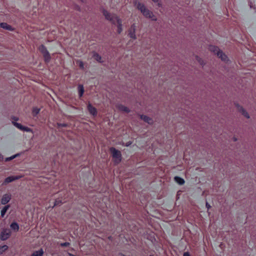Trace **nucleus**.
<instances>
[{"label":"nucleus","instance_id":"nucleus-8","mask_svg":"<svg viewBox=\"0 0 256 256\" xmlns=\"http://www.w3.org/2000/svg\"><path fill=\"white\" fill-rule=\"evenodd\" d=\"M234 104L238 108V111L240 112L242 116L247 118H250L248 113L242 106H241L238 103H234Z\"/></svg>","mask_w":256,"mask_h":256},{"label":"nucleus","instance_id":"nucleus-13","mask_svg":"<svg viewBox=\"0 0 256 256\" xmlns=\"http://www.w3.org/2000/svg\"><path fill=\"white\" fill-rule=\"evenodd\" d=\"M117 23V32L120 34L122 31V20L118 16H116Z\"/></svg>","mask_w":256,"mask_h":256},{"label":"nucleus","instance_id":"nucleus-7","mask_svg":"<svg viewBox=\"0 0 256 256\" xmlns=\"http://www.w3.org/2000/svg\"><path fill=\"white\" fill-rule=\"evenodd\" d=\"M22 177L21 176H9L5 178L4 181L2 183V186H6L8 184L12 182L14 180H19Z\"/></svg>","mask_w":256,"mask_h":256},{"label":"nucleus","instance_id":"nucleus-44","mask_svg":"<svg viewBox=\"0 0 256 256\" xmlns=\"http://www.w3.org/2000/svg\"><path fill=\"white\" fill-rule=\"evenodd\" d=\"M81 2H84V0H80Z\"/></svg>","mask_w":256,"mask_h":256},{"label":"nucleus","instance_id":"nucleus-10","mask_svg":"<svg viewBox=\"0 0 256 256\" xmlns=\"http://www.w3.org/2000/svg\"><path fill=\"white\" fill-rule=\"evenodd\" d=\"M136 26L135 24H132L130 29L128 30V36L130 38L133 40L136 39Z\"/></svg>","mask_w":256,"mask_h":256},{"label":"nucleus","instance_id":"nucleus-43","mask_svg":"<svg viewBox=\"0 0 256 256\" xmlns=\"http://www.w3.org/2000/svg\"><path fill=\"white\" fill-rule=\"evenodd\" d=\"M234 142L236 141V140H237V138H236L234 137Z\"/></svg>","mask_w":256,"mask_h":256},{"label":"nucleus","instance_id":"nucleus-29","mask_svg":"<svg viewBox=\"0 0 256 256\" xmlns=\"http://www.w3.org/2000/svg\"><path fill=\"white\" fill-rule=\"evenodd\" d=\"M58 126V128H66L68 127V124L66 123H57Z\"/></svg>","mask_w":256,"mask_h":256},{"label":"nucleus","instance_id":"nucleus-18","mask_svg":"<svg viewBox=\"0 0 256 256\" xmlns=\"http://www.w3.org/2000/svg\"><path fill=\"white\" fill-rule=\"evenodd\" d=\"M92 58L100 63H102V56L96 52H92Z\"/></svg>","mask_w":256,"mask_h":256},{"label":"nucleus","instance_id":"nucleus-33","mask_svg":"<svg viewBox=\"0 0 256 256\" xmlns=\"http://www.w3.org/2000/svg\"><path fill=\"white\" fill-rule=\"evenodd\" d=\"M74 10H78V12H80L81 11V8H80V6L79 5H78L77 4H76L74 5Z\"/></svg>","mask_w":256,"mask_h":256},{"label":"nucleus","instance_id":"nucleus-41","mask_svg":"<svg viewBox=\"0 0 256 256\" xmlns=\"http://www.w3.org/2000/svg\"><path fill=\"white\" fill-rule=\"evenodd\" d=\"M16 158V156L15 154L11 156L12 160H13V159L15 158Z\"/></svg>","mask_w":256,"mask_h":256},{"label":"nucleus","instance_id":"nucleus-15","mask_svg":"<svg viewBox=\"0 0 256 256\" xmlns=\"http://www.w3.org/2000/svg\"><path fill=\"white\" fill-rule=\"evenodd\" d=\"M209 50L216 56H218V54H219V52L222 50L218 46L214 45H210Z\"/></svg>","mask_w":256,"mask_h":256},{"label":"nucleus","instance_id":"nucleus-34","mask_svg":"<svg viewBox=\"0 0 256 256\" xmlns=\"http://www.w3.org/2000/svg\"><path fill=\"white\" fill-rule=\"evenodd\" d=\"M12 119L13 120L12 121V122H16V121L18 120V118L16 116H12Z\"/></svg>","mask_w":256,"mask_h":256},{"label":"nucleus","instance_id":"nucleus-42","mask_svg":"<svg viewBox=\"0 0 256 256\" xmlns=\"http://www.w3.org/2000/svg\"><path fill=\"white\" fill-rule=\"evenodd\" d=\"M69 256H76L74 255V254H69Z\"/></svg>","mask_w":256,"mask_h":256},{"label":"nucleus","instance_id":"nucleus-26","mask_svg":"<svg viewBox=\"0 0 256 256\" xmlns=\"http://www.w3.org/2000/svg\"><path fill=\"white\" fill-rule=\"evenodd\" d=\"M195 59L200 65L204 66L205 64V62H204V60L199 56L197 55L196 56Z\"/></svg>","mask_w":256,"mask_h":256},{"label":"nucleus","instance_id":"nucleus-22","mask_svg":"<svg viewBox=\"0 0 256 256\" xmlns=\"http://www.w3.org/2000/svg\"><path fill=\"white\" fill-rule=\"evenodd\" d=\"M118 108L120 110L126 112V113H129L130 112V108L122 104H120L118 106Z\"/></svg>","mask_w":256,"mask_h":256},{"label":"nucleus","instance_id":"nucleus-6","mask_svg":"<svg viewBox=\"0 0 256 256\" xmlns=\"http://www.w3.org/2000/svg\"><path fill=\"white\" fill-rule=\"evenodd\" d=\"M12 124L16 128H18L19 130H22L24 132H33V130L31 128L26 126H22L20 123L15 122H12Z\"/></svg>","mask_w":256,"mask_h":256},{"label":"nucleus","instance_id":"nucleus-23","mask_svg":"<svg viewBox=\"0 0 256 256\" xmlns=\"http://www.w3.org/2000/svg\"><path fill=\"white\" fill-rule=\"evenodd\" d=\"M44 252L42 248H40L38 250L34 251L32 252L31 256H42Z\"/></svg>","mask_w":256,"mask_h":256},{"label":"nucleus","instance_id":"nucleus-17","mask_svg":"<svg viewBox=\"0 0 256 256\" xmlns=\"http://www.w3.org/2000/svg\"><path fill=\"white\" fill-rule=\"evenodd\" d=\"M78 96L80 98H81L83 96L84 92V89L83 84H78Z\"/></svg>","mask_w":256,"mask_h":256},{"label":"nucleus","instance_id":"nucleus-35","mask_svg":"<svg viewBox=\"0 0 256 256\" xmlns=\"http://www.w3.org/2000/svg\"><path fill=\"white\" fill-rule=\"evenodd\" d=\"M206 208H207L208 210H209V209H210L211 208V206L207 202H206Z\"/></svg>","mask_w":256,"mask_h":256},{"label":"nucleus","instance_id":"nucleus-36","mask_svg":"<svg viewBox=\"0 0 256 256\" xmlns=\"http://www.w3.org/2000/svg\"><path fill=\"white\" fill-rule=\"evenodd\" d=\"M132 144V142L131 141H128V142H126L125 144V146H130Z\"/></svg>","mask_w":256,"mask_h":256},{"label":"nucleus","instance_id":"nucleus-31","mask_svg":"<svg viewBox=\"0 0 256 256\" xmlns=\"http://www.w3.org/2000/svg\"><path fill=\"white\" fill-rule=\"evenodd\" d=\"M70 243L69 242H62L60 244V246L62 247H68L70 246Z\"/></svg>","mask_w":256,"mask_h":256},{"label":"nucleus","instance_id":"nucleus-11","mask_svg":"<svg viewBox=\"0 0 256 256\" xmlns=\"http://www.w3.org/2000/svg\"><path fill=\"white\" fill-rule=\"evenodd\" d=\"M87 110L92 116H96L98 114L97 109L92 106V105L90 102H88L87 105Z\"/></svg>","mask_w":256,"mask_h":256},{"label":"nucleus","instance_id":"nucleus-3","mask_svg":"<svg viewBox=\"0 0 256 256\" xmlns=\"http://www.w3.org/2000/svg\"><path fill=\"white\" fill-rule=\"evenodd\" d=\"M110 151L112 153V157L115 159L114 163L118 164L122 160V154L120 150L116 149L114 147H110Z\"/></svg>","mask_w":256,"mask_h":256},{"label":"nucleus","instance_id":"nucleus-37","mask_svg":"<svg viewBox=\"0 0 256 256\" xmlns=\"http://www.w3.org/2000/svg\"><path fill=\"white\" fill-rule=\"evenodd\" d=\"M183 256H190V254L188 252H184V253Z\"/></svg>","mask_w":256,"mask_h":256},{"label":"nucleus","instance_id":"nucleus-24","mask_svg":"<svg viewBox=\"0 0 256 256\" xmlns=\"http://www.w3.org/2000/svg\"><path fill=\"white\" fill-rule=\"evenodd\" d=\"M40 109L36 106L34 107L32 110V114L33 116H36L37 115L39 114Z\"/></svg>","mask_w":256,"mask_h":256},{"label":"nucleus","instance_id":"nucleus-40","mask_svg":"<svg viewBox=\"0 0 256 256\" xmlns=\"http://www.w3.org/2000/svg\"><path fill=\"white\" fill-rule=\"evenodd\" d=\"M20 154H21V153H17V154H15V156H16V157L20 156Z\"/></svg>","mask_w":256,"mask_h":256},{"label":"nucleus","instance_id":"nucleus-19","mask_svg":"<svg viewBox=\"0 0 256 256\" xmlns=\"http://www.w3.org/2000/svg\"><path fill=\"white\" fill-rule=\"evenodd\" d=\"M10 204L5 205L3 207V208L2 209L1 212H0L1 218L4 217L6 212L10 208Z\"/></svg>","mask_w":256,"mask_h":256},{"label":"nucleus","instance_id":"nucleus-25","mask_svg":"<svg viewBox=\"0 0 256 256\" xmlns=\"http://www.w3.org/2000/svg\"><path fill=\"white\" fill-rule=\"evenodd\" d=\"M8 248V246L4 244L3 246H0V254H2L4 252L6 251Z\"/></svg>","mask_w":256,"mask_h":256},{"label":"nucleus","instance_id":"nucleus-9","mask_svg":"<svg viewBox=\"0 0 256 256\" xmlns=\"http://www.w3.org/2000/svg\"><path fill=\"white\" fill-rule=\"evenodd\" d=\"M12 195L10 194H4L1 198L0 202L2 204L6 205L10 201Z\"/></svg>","mask_w":256,"mask_h":256},{"label":"nucleus","instance_id":"nucleus-2","mask_svg":"<svg viewBox=\"0 0 256 256\" xmlns=\"http://www.w3.org/2000/svg\"><path fill=\"white\" fill-rule=\"evenodd\" d=\"M38 50L42 54L45 63L48 64L51 60V56L46 47L43 44L38 47Z\"/></svg>","mask_w":256,"mask_h":256},{"label":"nucleus","instance_id":"nucleus-4","mask_svg":"<svg viewBox=\"0 0 256 256\" xmlns=\"http://www.w3.org/2000/svg\"><path fill=\"white\" fill-rule=\"evenodd\" d=\"M101 11H102V14L104 15V16L106 20L110 22L112 24L114 25H115L116 24V16H118L116 14H111L110 12H109L106 10L104 8H102V9Z\"/></svg>","mask_w":256,"mask_h":256},{"label":"nucleus","instance_id":"nucleus-39","mask_svg":"<svg viewBox=\"0 0 256 256\" xmlns=\"http://www.w3.org/2000/svg\"><path fill=\"white\" fill-rule=\"evenodd\" d=\"M3 160V156L2 154H0V161Z\"/></svg>","mask_w":256,"mask_h":256},{"label":"nucleus","instance_id":"nucleus-46","mask_svg":"<svg viewBox=\"0 0 256 256\" xmlns=\"http://www.w3.org/2000/svg\"><path fill=\"white\" fill-rule=\"evenodd\" d=\"M150 256H153V255H150Z\"/></svg>","mask_w":256,"mask_h":256},{"label":"nucleus","instance_id":"nucleus-38","mask_svg":"<svg viewBox=\"0 0 256 256\" xmlns=\"http://www.w3.org/2000/svg\"><path fill=\"white\" fill-rule=\"evenodd\" d=\"M12 160L11 156H10V157L6 158V160H6V162H8V161H10V160Z\"/></svg>","mask_w":256,"mask_h":256},{"label":"nucleus","instance_id":"nucleus-45","mask_svg":"<svg viewBox=\"0 0 256 256\" xmlns=\"http://www.w3.org/2000/svg\"><path fill=\"white\" fill-rule=\"evenodd\" d=\"M108 238H109V239H110V238H111V236H109V237H108Z\"/></svg>","mask_w":256,"mask_h":256},{"label":"nucleus","instance_id":"nucleus-21","mask_svg":"<svg viewBox=\"0 0 256 256\" xmlns=\"http://www.w3.org/2000/svg\"><path fill=\"white\" fill-rule=\"evenodd\" d=\"M10 228L15 232H18L19 230L20 226L18 222H14L10 224Z\"/></svg>","mask_w":256,"mask_h":256},{"label":"nucleus","instance_id":"nucleus-12","mask_svg":"<svg viewBox=\"0 0 256 256\" xmlns=\"http://www.w3.org/2000/svg\"><path fill=\"white\" fill-rule=\"evenodd\" d=\"M138 116H140V118L143 120L144 122H146L147 124H152L154 123V120L152 119V118H150V116L144 115V114H139Z\"/></svg>","mask_w":256,"mask_h":256},{"label":"nucleus","instance_id":"nucleus-28","mask_svg":"<svg viewBox=\"0 0 256 256\" xmlns=\"http://www.w3.org/2000/svg\"><path fill=\"white\" fill-rule=\"evenodd\" d=\"M154 2L157 4V6L159 8L162 7V4L160 0H152Z\"/></svg>","mask_w":256,"mask_h":256},{"label":"nucleus","instance_id":"nucleus-1","mask_svg":"<svg viewBox=\"0 0 256 256\" xmlns=\"http://www.w3.org/2000/svg\"><path fill=\"white\" fill-rule=\"evenodd\" d=\"M134 5L139 10L142 14L146 18H150L153 21H156L157 18L154 16L152 12L148 9L145 5L138 2L137 0H134Z\"/></svg>","mask_w":256,"mask_h":256},{"label":"nucleus","instance_id":"nucleus-14","mask_svg":"<svg viewBox=\"0 0 256 256\" xmlns=\"http://www.w3.org/2000/svg\"><path fill=\"white\" fill-rule=\"evenodd\" d=\"M0 28L4 29L6 30H8L10 32H14V28H13L12 26L8 24L6 22H3L0 24Z\"/></svg>","mask_w":256,"mask_h":256},{"label":"nucleus","instance_id":"nucleus-5","mask_svg":"<svg viewBox=\"0 0 256 256\" xmlns=\"http://www.w3.org/2000/svg\"><path fill=\"white\" fill-rule=\"evenodd\" d=\"M10 230L8 228H4L0 232V238L2 240H8L11 236Z\"/></svg>","mask_w":256,"mask_h":256},{"label":"nucleus","instance_id":"nucleus-20","mask_svg":"<svg viewBox=\"0 0 256 256\" xmlns=\"http://www.w3.org/2000/svg\"><path fill=\"white\" fill-rule=\"evenodd\" d=\"M174 180L177 184L180 185H182L185 182L184 179L179 176H175L174 177Z\"/></svg>","mask_w":256,"mask_h":256},{"label":"nucleus","instance_id":"nucleus-16","mask_svg":"<svg viewBox=\"0 0 256 256\" xmlns=\"http://www.w3.org/2000/svg\"><path fill=\"white\" fill-rule=\"evenodd\" d=\"M217 56L223 62H227L229 60L227 55H226L222 50L219 52V54H218Z\"/></svg>","mask_w":256,"mask_h":256},{"label":"nucleus","instance_id":"nucleus-30","mask_svg":"<svg viewBox=\"0 0 256 256\" xmlns=\"http://www.w3.org/2000/svg\"><path fill=\"white\" fill-rule=\"evenodd\" d=\"M248 5H249L250 8L251 9L253 8L254 10V12H256V8L254 5H253L252 2L250 0L248 1Z\"/></svg>","mask_w":256,"mask_h":256},{"label":"nucleus","instance_id":"nucleus-27","mask_svg":"<svg viewBox=\"0 0 256 256\" xmlns=\"http://www.w3.org/2000/svg\"><path fill=\"white\" fill-rule=\"evenodd\" d=\"M63 203H64V202L62 201V200H60V198H57L54 200V206H54H60L61 204H62Z\"/></svg>","mask_w":256,"mask_h":256},{"label":"nucleus","instance_id":"nucleus-32","mask_svg":"<svg viewBox=\"0 0 256 256\" xmlns=\"http://www.w3.org/2000/svg\"><path fill=\"white\" fill-rule=\"evenodd\" d=\"M78 66L81 69L84 68V64L82 61L80 60L78 61Z\"/></svg>","mask_w":256,"mask_h":256}]
</instances>
